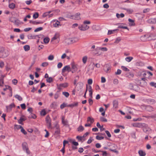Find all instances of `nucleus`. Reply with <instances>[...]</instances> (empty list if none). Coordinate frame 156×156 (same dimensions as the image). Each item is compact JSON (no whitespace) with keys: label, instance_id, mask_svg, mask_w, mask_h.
Here are the masks:
<instances>
[{"label":"nucleus","instance_id":"58836bf2","mask_svg":"<svg viewBox=\"0 0 156 156\" xmlns=\"http://www.w3.org/2000/svg\"><path fill=\"white\" fill-rule=\"evenodd\" d=\"M124 9L129 14H131L133 12V10L131 9Z\"/></svg>","mask_w":156,"mask_h":156},{"label":"nucleus","instance_id":"473e14b6","mask_svg":"<svg viewBox=\"0 0 156 156\" xmlns=\"http://www.w3.org/2000/svg\"><path fill=\"white\" fill-rule=\"evenodd\" d=\"M23 48L25 51H28L30 50V47L28 45H26L24 46Z\"/></svg>","mask_w":156,"mask_h":156},{"label":"nucleus","instance_id":"8fccbe9b","mask_svg":"<svg viewBox=\"0 0 156 156\" xmlns=\"http://www.w3.org/2000/svg\"><path fill=\"white\" fill-rule=\"evenodd\" d=\"M52 78L51 77L48 78L46 80L47 82L49 83H51V82H52Z\"/></svg>","mask_w":156,"mask_h":156},{"label":"nucleus","instance_id":"cd10ccee","mask_svg":"<svg viewBox=\"0 0 156 156\" xmlns=\"http://www.w3.org/2000/svg\"><path fill=\"white\" fill-rule=\"evenodd\" d=\"M72 68L74 69V71H76L77 69V66L74 63L72 65Z\"/></svg>","mask_w":156,"mask_h":156},{"label":"nucleus","instance_id":"bf43d9fd","mask_svg":"<svg viewBox=\"0 0 156 156\" xmlns=\"http://www.w3.org/2000/svg\"><path fill=\"white\" fill-rule=\"evenodd\" d=\"M150 85L151 86L154 87H156V83H155L153 82H151L150 83Z\"/></svg>","mask_w":156,"mask_h":156},{"label":"nucleus","instance_id":"13d9d810","mask_svg":"<svg viewBox=\"0 0 156 156\" xmlns=\"http://www.w3.org/2000/svg\"><path fill=\"white\" fill-rule=\"evenodd\" d=\"M44 131L46 132V134L44 135V137H48V136H49V133L48 132V131L46 130V129H45L44 130Z\"/></svg>","mask_w":156,"mask_h":156},{"label":"nucleus","instance_id":"2eb2a0df","mask_svg":"<svg viewBox=\"0 0 156 156\" xmlns=\"http://www.w3.org/2000/svg\"><path fill=\"white\" fill-rule=\"evenodd\" d=\"M22 147L23 150L28 147L27 143L26 142H24L22 144Z\"/></svg>","mask_w":156,"mask_h":156},{"label":"nucleus","instance_id":"e433bc0d","mask_svg":"<svg viewBox=\"0 0 156 156\" xmlns=\"http://www.w3.org/2000/svg\"><path fill=\"white\" fill-rule=\"evenodd\" d=\"M121 68L122 70L124 71L129 72V70L125 66H122Z\"/></svg>","mask_w":156,"mask_h":156},{"label":"nucleus","instance_id":"0eeeda50","mask_svg":"<svg viewBox=\"0 0 156 156\" xmlns=\"http://www.w3.org/2000/svg\"><path fill=\"white\" fill-rule=\"evenodd\" d=\"M80 13H76L75 15H73V18H72V19H74L76 20H80Z\"/></svg>","mask_w":156,"mask_h":156},{"label":"nucleus","instance_id":"72a5a7b5","mask_svg":"<svg viewBox=\"0 0 156 156\" xmlns=\"http://www.w3.org/2000/svg\"><path fill=\"white\" fill-rule=\"evenodd\" d=\"M140 83L141 86L143 87H144L147 85V83L145 81H142V82H141Z\"/></svg>","mask_w":156,"mask_h":156},{"label":"nucleus","instance_id":"69168bd1","mask_svg":"<svg viewBox=\"0 0 156 156\" xmlns=\"http://www.w3.org/2000/svg\"><path fill=\"white\" fill-rule=\"evenodd\" d=\"M119 83V81L117 79H115L113 80V83L115 84H117Z\"/></svg>","mask_w":156,"mask_h":156},{"label":"nucleus","instance_id":"6e6d98bb","mask_svg":"<svg viewBox=\"0 0 156 156\" xmlns=\"http://www.w3.org/2000/svg\"><path fill=\"white\" fill-rule=\"evenodd\" d=\"M21 131L24 135H26L27 134V132L25 131L23 127H22L21 129Z\"/></svg>","mask_w":156,"mask_h":156},{"label":"nucleus","instance_id":"7ed1b4c3","mask_svg":"<svg viewBox=\"0 0 156 156\" xmlns=\"http://www.w3.org/2000/svg\"><path fill=\"white\" fill-rule=\"evenodd\" d=\"M78 28L80 30L85 31L88 29L89 28V27L85 24L82 25L80 26H79Z\"/></svg>","mask_w":156,"mask_h":156},{"label":"nucleus","instance_id":"49530a36","mask_svg":"<svg viewBox=\"0 0 156 156\" xmlns=\"http://www.w3.org/2000/svg\"><path fill=\"white\" fill-rule=\"evenodd\" d=\"M23 151H25L26 153L28 154H30V152L29 149L28 147L24 150Z\"/></svg>","mask_w":156,"mask_h":156},{"label":"nucleus","instance_id":"412c9836","mask_svg":"<svg viewBox=\"0 0 156 156\" xmlns=\"http://www.w3.org/2000/svg\"><path fill=\"white\" fill-rule=\"evenodd\" d=\"M84 128L82 125H80L77 128V130L79 132H82L84 130Z\"/></svg>","mask_w":156,"mask_h":156},{"label":"nucleus","instance_id":"4468645a","mask_svg":"<svg viewBox=\"0 0 156 156\" xmlns=\"http://www.w3.org/2000/svg\"><path fill=\"white\" fill-rule=\"evenodd\" d=\"M59 126L58 124H56L55 126V127L56 128V130L55 131V133L56 134H59L60 133V130L59 128Z\"/></svg>","mask_w":156,"mask_h":156},{"label":"nucleus","instance_id":"1a4fd4ad","mask_svg":"<svg viewBox=\"0 0 156 156\" xmlns=\"http://www.w3.org/2000/svg\"><path fill=\"white\" fill-rule=\"evenodd\" d=\"M70 67L69 66H66L64 67L62 69V72H65L66 71L68 72L70 71Z\"/></svg>","mask_w":156,"mask_h":156},{"label":"nucleus","instance_id":"774afa93","mask_svg":"<svg viewBox=\"0 0 156 156\" xmlns=\"http://www.w3.org/2000/svg\"><path fill=\"white\" fill-rule=\"evenodd\" d=\"M101 121L102 122H107V120L105 118L101 117L100 118Z\"/></svg>","mask_w":156,"mask_h":156},{"label":"nucleus","instance_id":"de8ad7c7","mask_svg":"<svg viewBox=\"0 0 156 156\" xmlns=\"http://www.w3.org/2000/svg\"><path fill=\"white\" fill-rule=\"evenodd\" d=\"M94 141V139L92 137H90L87 141V143L88 144H90L92 141Z\"/></svg>","mask_w":156,"mask_h":156},{"label":"nucleus","instance_id":"4d7b16f0","mask_svg":"<svg viewBox=\"0 0 156 156\" xmlns=\"http://www.w3.org/2000/svg\"><path fill=\"white\" fill-rule=\"evenodd\" d=\"M90 21L87 20H85L83 22V23L84 24H89L90 23Z\"/></svg>","mask_w":156,"mask_h":156},{"label":"nucleus","instance_id":"b1692460","mask_svg":"<svg viewBox=\"0 0 156 156\" xmlns=\"http://www.w3.org/2000/svg\"><path fill=\"white\" fill-rule=\"evenodd\" d=\"M113 105L114 108H118V102L116 101H113Z\"/></svg>","mask_w":156,"mask_h":156},{"label":"nucleus","instance_id":"a211bd4d","mask_svg":"<svg viewBox=\"0 0 156 156\" xmlns=\"http://www.w3.org/2000/svg\"><path fill=\"white\" fill-rule=\"evenodd\" d=\"M134 87H138L136 85L134 86L132 84H130L129 85V88L130 89H131V90H133L135 91H136L137 89H135V88H134Z\"/></svg>","mask_w":156,"mask_h":156},{"label":"nucleus","instance_id":"4be33fe9","mask_svg":"<svg viewBox=\"0 0 156 156\" xmlns=\"http://www.w3.org/2000/svg\"><path fill=\"white\" fill-rule=\"evenodd\" d=\"M97 49L99 50L100 51H106L108 50V49L106 47H98V48Z\"/></svg>","mask_w":156,"mask_h":156},{"label":"nucleus","instance_id":"864d4df0","mask_svg":"<svg viewBox=\"0 0 156 156\" xmlns=\"http://www.w3.org/2000/svg\"><path fill=\"white\" fill-rule=\"evenodd\" d=\"M4 63L3 61H1L0 62V68H2L4 66Z\"/></svg>","mask_w":156,"mask_h":156},{"label":"nucleus","instance_id":"20e7f679","mask_svg":"<svg viewBox=\"0 0 156 156\" xmlns=\"http://www.w3.org/2000/svg\"><path fill=\"white\" fill-rule=\"evenodd\" d=\"M98 48V47H97L94 50L91 51L93 55L99 56L102 54V53L100 52V50L97 49Z\"/></svg>","mask_w":156,"mask_h":156},{"label":"nucleus","instance_id":"37998d69","mask_svg":"<svg viewBox=\"0 0 156 156\" xmlns=\"http://www.w3.org/2000/svg\"><path fill=\"white\" fill-rule=\"evenodd\" d=\"M38 16H39L38 13V12H36L34 14V15H33V17L34 19H36L38 17Z\"/></svg>","mask_w":156,"mask_h":156},{"label":"nucleus","instance_id":"79ce46f5","mask_svg":"<svg viewBox=\"0 0 156 156\" xmlns=\"http://www.w3.org/2000/svg\"><path fill=\"white\" fill-rule=\"evenodd\" d=\"M46 114V113L44 109H43L41 112V115L44 116Z\"/></svg>","mask_w":156,"mask_h":156},{"label":"nucleus","instance_id":"5fc2aeb1","mask_svg":"<svg viewBox=\"0 0 156 156\" xmlns=\"http://www.w3.org/2000/svg\"><path fill=\"white\" fill-rule=\"evenodd\" d=\"M48 65V62H44L42 63L41 66L43 67H46Z\"/></svg>","mask_w":156,"mask_h":156},{"label":"nucleus","instance_id":"680f3d73","mask_svg":"<svg viewBox=\"0 0 156 156\" xmlns=\"http://www.w3.org/2000/svg\"><path fill=\"white\" fill-rule=\"evenodd\" d=\"M5 87L7 90L9 89L10 91L12 92V89L10 86L8 85H6L5 86Z\"/></svg>","mask_w":156,"mask_h":156},{"label":"nucleus","instance_id":"6e6552de","mask_svg":"<svg viewBox=\"0 0 156 156\" xmlns=\"http://www.w3.org/2000/svg\"><path fill=\"white\" fill-rule=\"evenodd\" d=\"M132 126L134 127L140 128L143 126V124L140 123H135L132 124Z\"/></svg>","mask_w":156,"mask_h":156},{"label":"nucleus","instance_id":"c03bdc74","mask_svg":"<svg viewBox=\"0 0 156 156\" xmlns=\"http://www.w3.org/2000/svg\"><path fill=\"white\" fill-rule=\"evenodd\" d=\"M128 77L129 78H133L134 76V74L131 73H129L128 74Z\"/></svg>","mask_w":156,"mask_h":156},{"label":"nucleus","instance_id":"2f4dec72","mask_svg":"<svg viewBox=\"0 0 156 156\" xmlns=\"http://www.w3.org/2000/svg\"><path fill=\"white\" fill-rule=\"evenodd\" d=\"M50 39L48 37H46L44 38V43L45 44H47L48 43Z\"/></svg>","mask_w":156,"mask_h":156},{"label":"nucleus","instance_id":"aec40b11","mask_svg":"<svg viewBox=\"0 0 156 156\" xmlns=\"http://www.w3.org/2000/svg\"><path fill=\"white\" fill-rule=\"evenodd\" d=\"M65 42L68 44H72L71 38L66 39L65 40Z\"/></svg>","mask_w":156,"mask_h":156},{"label":"nucleus","instance_id":"ea45409f","mask_svg":"<svg viewBox=\"0 0 156 156\" xmlns=\"http://www.w3.org/2000/svg\"><path fill=\"white\" fill-rule=\"evenodd\" d=\"M36 117L37 116L35 115L32 114V113H31L30 115L29 116V118H33L34 119L36 118Z\"/></svg>","mask_w":156,"mask_h":156},{"label":"nucleus","instance_id":"c9c22d12","mask_svg":"<svg viewBox=\"0 0 156 156\" xmlns=\"http://www.w3.org/2000/svg\"><path fill=\"white\" fill-rule=\"evenodd\" d=\"M62 94L63 95H64L66 98L68 97L69 95V93L68 92H63Z\"/></svg>","mask_w":156,"mask_h":156},{"label":"nucleus","instance_id":"338daca9","mask_svg":"<svg viewBox=\"0 0 156 156\" xmlns=\"http://www.w3.org/2000/svg\"><path fill=\"white\" fill-rule=\"evenodd\" d=\"M121 70L120 69H118L117 72L115 73V74L116 75H119L121 73Z\"/></svg>","mask_w":156,"mask_h":156},{"label":"nucleus","instance_id":"f3484780","mask_svg":"<svg viewBox=\"0 0 156 156\" xmlns=\"http://www.w3.org/2000/svg\"><path fill=\"white\" fill-rule=\"evenodd\" d=\"M79 39L77 37L71 38L72 44L76 43L78 42Z\"/></svg>","mask_w":156,"mask_h":156},{"label":"nucleus","instance_id":"f8f14e48","mask_svg":"<svg viewBox=\"0 0 156 156\" xmlns=\"http://www.w3.org/2000/svg\"><path fill=\"white\" fill-rule=\"evenodd\" d=\"M87 123H89L90 124H92L94 121V119L90 117H87Z\"/></svg>","mask_w":156,"mask_h":156},{"label":"nucleus","instance_id":"dca6fc26","mask_svg":"<svg viewBox=\"0 0 156 156\" xmlns=\"http://www.w3.org/2000/svg\"><path fill=\"white\" fill-rule=\"evenodd\" d=\"M55 23H53V26L54 27H58L59 26H61V25L60 24V22L59 21L57 20H56V21H55Z\"/></svg>","mask_w":156,"mask_h":156},{"label":"nucleus","instance_id":"a18cd8bd","mask_svg":"<svg viewBox=\"0 0 156 156\" xmlns=\"http://www.w3.org/2000/svg\"><path fill=\"white\" fill-rule=\"evenodd\" d=\"M96 138L98 140H101L103 139H104V137L103 136H97L96 137Z\"/></svg>","mask_w":156,"mask_h":156},{"label":"nucleus","instance_id":"a19ab883","mask_svg":"<svg viewBox=\"0 0 156 156\" xmlns=\"http://www.w3.org/2000/svg\"><path fill=\"white\" fill-rule=\"evenodd\" d=\"M118 30L117 29H115L113 30H109L108 32V34L110 35L114 33V32Z\"/></svg>","mask_w":156,"mask_h":156},{"label":"nucleus","instance_id":"39448f33","mask_svg":"<svg viewBox=\"0 0 156 156\" xmlns=\"http://www.w3.org/2000/svg\"><path fill=\"white\" fill-rule=\"evenodd\" d=\"M46 122L47 126L49 128L51 127V120L49 116L46 117Z\"/></svg>","mask_w":156,"mask_h":156},{"label":"nucleus","instance_id":"3c124183","mask_svg":"<svg viewBox=\"0 0 156 156\" xmlns=\"http://www.w3.org/2000/svg\"><path fill=\"white\" fill-rule=\"evenodd\" d=\"M15 7V5L13 3H11L9 5V7L11 9H13Z\"/></svg>","mask_w":156,"mask_h":156},{"label":"nucleus","instance_id":"9b49d317","mask_svg":"<svg viewBox=\"0 0 156 156\" xmlns=\"http://www.w3.org/2000/svg\"><path fill=\"white\" fill-rule=\"evenodd\" d=\"M111 69V67L108 65H105L104 70L106 73H108Z\"/></svg>","mask_w":156,"mask_h":156},{"label":"nucleus","instance_id":"423d86ee","mask_svg":"<svg viewBox=\"0 0 156 156\" xmlns=\"http://www.w3.org/2000/svg\"><path fill=\"white\" fill-rule=\"evenodd\" d=\"M57 87L59 89H60L62 87L66 88L68 86V83H61L59 85L57 84Z\"/></svg>","mask_w":156,"mask_h":156},{"label":"nucleus","instance_id":"5701e85b","mask_svg":"<svg viewBox=\"0 0 156 156\" xmlns=\"http://www.w3.org/2000/svg\"><path fill=\"white\" fill-rule=\"evenodd\" d=\"M128 21L129 22V25L131 26H134L135 25V23H134V20L130 19H129Z\"/></svg>","mask_w":156,"mask_h":156},{"label":"nucleus","instance_id":"c85d7f7f","mask_svg":"<svg viewBox=\"0 0 156 156\" xmlns=\"http://www.w3.org/2000/svg\"><path fill=\"white\" fill-rule=\"evenodd\" d=\"M78 105L77 102H75L71 104H70L68 105V106L70 107L73 108L74 107L77 106Z\"/></svg>","mask_w":156,"mask_h":156},{"label":"nucleus","instance_id":"ddd939ff","mask_svg":"<svg viewBox=\"0 0 156 156\" xmlns=\"http://www.w3.org/2000/svg\"><path fill=\"white\" fill-rule=\"evenodd\" d=\"M94 66H95V67L97 68H99L100 67V64L97 63L95 65H94V63H93V64L92 65V70H94Z\"/></svg>","mask_w":156,"mask_h":156},{"label":"nucleus","instance_id":"a878e982","mask_svg":"<svg viewBox=\"0 0 156 156\" xmlns=\"http://www.w3.org/2000/svg\"><path fill=\"white\" fill-rule=\"evenodd\" d=\"M138 153L140 156H145L146 155L145 152L142 150L139 151Z\"/></svg>","mask_w":156,"mask_h":156},{"label":"nucleus","instance_id":"09e8293b","mask_svg":"<svg viewBox=\"0 0 156 156\" xmlns=\"http://www.w3.org/2000/svg\"><path fill=\"white\" fill-rule=\"evenodd\" d=\"M43 30V28L42 27H39L36 28L34 30L35 32H37L41 30Z\"/></svg>","mask_w":156,"mask_h":156},{"label":"nucleus","instance_id":"052dcab7","mask_svg":"<svg viewBox=\"0 0 156 156\" xmlns=\"http://www.w3.org/2000/svg\"><path fill=\"white\" fill-rule=\"evenodd\" d=\"M106 134H107V135L109 137H111V135L110 134V132L108 130H106L105 131Z\"/></svg>","mask_w":156,"mask_h":156},{"label":"nucleus","instance_id":"393cba45","mask_svg":"<svg viewBox=\"0 0 156 156\" xmlns=\"http://www.w3.org/2000/svg\"><path fill=\"white\" fill-rule=\"evenodd\" d=\"M14 23L16 25H19L23 23L19 20L17 19L15 21Z\"/></svg>","mask_w":156,"mask_h":156},{"label":"nucleus","instance_id":"bb28decb","mask_svg":"<svg viewBox=\"0 0 156 156\" xmlns=\"http://www.w3.org/2000/svg\"><path fill=\"white\" fill-rule=\"evenodd\" d=\"M30 23H32L34 25H37L39 24H40L41 23V22H36L35 21H33L32 20L30 21Z\"/></svg>","mask_w":156,"mask_h":156},{"label":"nucleus","instance_id":"4c0bfd02","mask_svg":"<svg viewBox=\"0 0 156 156\" xmlns=\"http://www.w3.org/2000/svg\"><path fill=\"white\" fill-rule=\"evenodd\" d=\"M87 59V56L83 57L82 58V61L84 64L86 63Z\"/></svg>","mask_w":156,"mask_h":156},{"label":"nucleus","instance_id":"f704fd0d","mask_svg":"<svg viewBox=\"0 0 156 156\" xmlns=\"http://www.w3.org/2000/svg\"><path fill=\"white\" fill-rule=\"evenodd\" d=\"M15 97L17 98L18 100L19 101H21L22 100V98L19 95H18V94L16 95L15 96Z\"/></svg>","mask_w":156,"mask_h":156},{"label":"nucleus","instance_id":"7c9ffc66","mask_svg":"<svg viewBox=\"0 0 156 156\" xmlns=\"http://www.w3.org/2000/svg\"><path fill=\"white\" fill-rule=\"evenodd\" d=\"M133 58L132 57H128L125 58L126 60L128 62H130L133 59Z\"/></svg>","mask_w":156,"mask_h":156},{"label":"nucleus","instance_id":"0e129e2a","mask_svg":"<svg viewBox=\"0 0 156 156\" xmlns=\"http://www.w3.org/2000/svg\"><path fill=\"white\" fill-rule=\"evenodd\" d=\"M78 84L79 86V89H81L82 88L83 86V83H81V82L79 83H78Z\"/></svg>","mask_w":156,"mask_h":156},{"label":"nucleus","instance_id":"f257e3e1","mask_svg":"<svg viewBox=\"0 0 156 156\" xmlns=\"http://www.w3.org/2000/svg\"><path fill=\"white\" fill-rule=\"evenodd\" d=\"M9 51L4 49H2L0 51V58H4L9 56Z\"/></svg>","mask_w":156,"mask_h":156},{"label":"nucleus","instance_id":"6ab92c4d","mask_svg":"<svg viewBox=\"0 0 156 156\" xmlns=\"http://www.w3.org/2000/svg\"><path fill=\"white\" fill-rule=\"evenodd\" d=\"M88 91L89 92V95L90 97L91 98H92L93 92L92 91V87L90 86L89 87Z\"/></svg>","mask_w":156,"mask_h":156},{"label":"nucleus","instance_id":"c756f323","mask_svg":"<svg viewBox=\"0 0 156 156\" xmlns=\"http://www.w3.org/2000/svg\"><path fill=\"white\" fill-rule=\"evenodd\" d=\"M26 119L23 118V117H21L20 118V119L18 121V122L20 124H22V123L23 121H24Z\"/></svg>","mask_w":156,"mask_h":156},{"label":"nucleus","instance_id":"e2e57ef3","mask_svg":"<svg viewBox=\"0 0 156 156\" xmlns=\"http://www.w3.org/2000/svg\"><path fill=\"white\" fill-rule=\"evenodd\" d=\"M62 64L61 62H59L57 65V67L59 69L62 67Z\"/></svg>","mask_w":156,"mask_h":156},{"label":"nucleus","instance_id":"603ef678","mask_svg":"<svg viewBox=\"0 0 156 156\" xmlns=\"http://www.w3.org/2000/svg\"><path fill=\"white\" fill-rule=\"evenodd\" d=\"M54 56L52 55H50L48 57V59L50 60H52L54 59Z\"/></svg>","mask_w":156,"mask_h":156},{"label":"nucleus","instance_id":"9d476101","mask_svg":"<svg viewBox=\"0 0 156 156\" xmlns=\"http://www.w3.org/2000/svg\"><path fill=\"white\" fill-rule=\"evenodd\" d=\"M116 25H118V28H121L123 29L129 30L128 28L127 27L124 26V25H125L124 23H118L116 24Z\"/></svg>","mask_w":156,"mask_h":156},{"label":"nucleus","instance_id":"f03ea898","mask_svg":"<svg viewBox=\"0 0 156 156\" xmlns=\"http://www.w3.org/2000/svg\"><path fill=\"white\" fill-rule=\"evenodd\" d=\"M60 35L58 33H56L51 39V42L53 44H56L59 43L60 41Z\"/></svg>","mask_w":156,"mask_h":156}]
</instances>
